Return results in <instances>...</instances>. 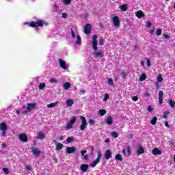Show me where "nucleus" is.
<instances>
[{
  "label": "nucleus",
  "instance_id": "f257e3e1",
  "mask_svg": "<svg viewBox=\"0 0 175 175\" xmlns=\"http://www.w3.org/2000/svg\"><path fill=\"white\" fill-rule=\"evenodd\" d=\"M49 25V23L46 22V21H43L41 19H37V21H31L29 23V27H31V28H38V27H47Z\"/></svg>",
  "mask_w": 175,
  "mask_h": 175
},
{
  "label": "nucleus",
  "instance_id": "f03ea898",
  "mask_svg": "<svg viewBox=\"0 0 175 175\" xmlns=\"http://www.w3.org/2000/svg\"><path fill=\"white\" fill-rule=\"evenodd\" d=\"M71 36L75 44H77V46H81V37H80V35L76 34V33H75V31L72 29Z\"/></svg>",
  "mask_w": 175,
  "mask_h": 175
},
{
  "label": "nucleus",
  "instance_id": "7ed1b4c3",
  "mask_svg": "<svg viewBox=\"0 0 175 175\" xmlns=\"http://www.w3.org/2000/svg\"><path fill=\"white\" fill-rule=\"evenodd\" d=\"M80 118L82 121L81 124L79 126L80 131H85V128H87V120L84 116H80Z\"/></svg>",
  "mask_w": 175,
  "mask_h": 175
},
{
  "label": "nucleus",
  "instance_id": "20e7f679",
  "mask_svg": "<svg viewBox=\"0 0 175 175\" xmlns=\"http://www.w3.org/2000/svg\"><path fill=\"white\" fill-rule=\"evenodd\" d=\"M97 155H98L97 159L90 164L91 167H95V166H96V164L100 162V158H102V154L100 153V152H98Z\"/></svg>",
  "mask_w": 175,
  "mask_h": 175
},
{
  "label": "nucleus",
  "instance_id": "39448f33",
  "mask_svg": "<svg viewBox=\"0 0 175 175\" xmlns=\"http://www.w3.org/2000/svg\"><path fill=\"white\" fill-rule=\"evenodd\" d=\"M76 121H77L76 117L75 116L72 117L70 120L66 124V129H72Z\"/></svg>",
  "mask_w": 175,
  "mask_h": 175
},
{
  "label": "nucleus",
  "instance_id": "423d86ee",
  "mask_svg": "<svg viewBox=\"0 0 175 175\" xmlns=\"http://www.w3.org/2000/svg\"><path fill=\"white\" fill-rule=\"evenodd\" d=\"M92 47L93 49L94 50V51H98V40H96V39H98V36L97 35H94L92 38Z\"/></svg>",
  "mask_w": 175,
  "mask_h": 175
},
{
  "label": "nucleus",
  "instance_id": "0eeeda50",
  "mask_svg": "<svg viewBox=\"0 0 175 175\" xmlns=\"http://www.w3.org/2000/svg\"><path fill=\"white\" fill-rule=\"evenodd\" d=\"M112 23L116 28H118L120 27V18L117 16L112 17Z\"/></svg>",
  "mask_w": 175,
  "mask_h": 175
},
{
  "label": "nucleus",
  "instance_id": "6e6552de",
  "mask_svg": "<svg viewBox=\"0 0 175 175\" xmlns=\"http://www.w3.org/2000/svg\"><path fill=\"white\" fill-rule=\"evenodd\" d=\"M19 140L23 142V143H27L28 142V137H27V134L25 133H21L18 136Z\"/></svg>",
  "mask_w": 175,
  "mask_h": 175
},
{
  "label": "nucleus",
  "instance_id": "1a4fd4ad",
  "mask_svg": "<svg viewBox=\"0 0 175 175\" xmlns=\"http://www.w3.org/2000/svg\"><path fill=\"white\" fill-rule=\"evenodd\" d=\"M92 28V26L91 24H87L84 27V32L86 33V35H90L91 33V29Z\"/></svg>",
  "mask_w": 175,
  "mask_h": 175
},
{
  "label": "nucleus",
  "instance_id": "9d476101",
  "mask_svg": "<svg viewBox=\"0 0 175 175\" xmlns=\"http://www.w3.org/2000/svg\"><path fill=\"white\" fill-rule=\"evenodd\" d=\"M122 153L124 155H127L129 157V155H131V146H125L122 150Z\"/></svg>",
  "mask_w": 175,
  "mask_h": 175
},
{
  "label": "nucleus",
  "instance_id": "9b49d317",
  "mask_svg": "<svg viewBox=\"0 0 175 175\" xmlns=\"http://www.w3.org/2000/svg\"><path fill=\"white\" fill-rule=\"evenodd\" d=\"M75 151H76V148L74 146L66 148L67 154H73L75 153Z\"/></svg>",
  "mask_w": 175,
  "mask_h": 175
},
{
  "label": "nucleus",
  "instance_id": "f8f14e48",
  "mask_svg": "<svg viewBox=\"0 0 175 175\" xmlns=\"http://www.w3.org/2000/svg\"><path fill=\"white\" fill-rule=\"evenodd\" d=\"M88 167H90V165L88 164H83L80 165V170L83 172V173H85L88 170Z\"/></svg>",
  "mask_w": 175,
  "mask_h": 175
},
{
  "label": "nucleus",
  "instance_id": "ddd939ff",
  "mask_svg": "<svg viewBox=\"0 0 175 175\" xmlns=\"http://www.w3.org/2000/svg\"><path fill=\"white\" fill-rule=\"evenodd\" d=\"M0 129L1 131H3V132H5L6 129H8V126L6 125V123H0Z\"/></svg>",
  "mask_w": 175,
  "mask_h": 175
},
{
  "label": "nucleus",
  "instance_id": "4468645a",
  "mask_svg": "<svg viewBox=\"0 0 175 175\" xmlns=\"http://www.w3.org/2000/svg\"><path fill=\"white\" fill-rule=\"evenodd\" d=\"M31 152L36 157H39L40 155V150L36 148H32Z\"/></svg>",
  "mask_w": 175,
  "mask_h": 175
},
{
  "label": "nucleus",
  "instance_id": "2eb2a0df",
  "mask_svg": "<svg viewBox=\"0 0 175 175\" xmlns=\"http://www.w3.org/2000/svg\"><path fill=\"white\" fill-rule=\"evenodd\" d=\"M59 62L62 69H66V62H65V61L62 60V59H59Z\"/></svg>",
  "mask_w": 175,
  "mask_h": 175
},
{
  "label": "nucleus",
  "instance_id": "dca6fc26",
  "mask_svg": "<svg viewBox=\"0 0 175 175\" xmlns=\"http://www.w3.org/2000/svg\"><path fill=\"white\" fill-rule=\"evenodd\" d=\"M135 16L137 17V18H142V17H144V13L143 11L139 10L135 12Z\"/></svg>",
  "mask_w": 175,
  "mask_h": 175
},
{
  "label": "nucleus",
  "instance_id": "f3484780",
  "mask_svg": "<svg viewBox=\"0 0 175 175\" xmlns=\"http://www.w3.org/2000/svg\"><path fill=\"white\" fill-rule=\"evenodd\" d=\"M163 98V92L162 90H160L159 92V100L160 105H162Z\"/></svg>",
  "mask_w": 175,
  "mask_h": 175
},
{
  "label": "nucleus",
  "instance_id": "a211bd4d",
  "mask_svg": "<svg viewBox=\"0 0 175 175\" xmlns=\"http://www.w3.org/2000/svg\"><path fill=\"white\" fill-rule=\"evenodd\" d=\"M104 156H105V159H107V160L110 159V158L111 157V151L107 150L105 152Z\"/></svg>",
  "mask_w": 175,
  "mask_h": 175
},
{
  "label": "nucleus",
  "instance_id": "6ab92c4d",
  "mask_svg": "<svg viewBox=\"0 0 175 175\" xmlns=\"http://www.w3.org/2000/svg\"><path fill=\"white\" fill-rule=\"evenodd\" d=\"M45 137H46V135H44V133L40 132L38 133L36 139L43 140V139H45Z\"/></svg>",
  "mask_w": 175,
  "mask_h": 175
},
{
  "label": "nucleus",
  "instance_id": "aec40b11",
  "mask_svg": "<svg viewBox=\"0 0 175 175\" xmlns=\"http://www.w3.org/2000/svg\"><path fill=\"white\" fill-rule=\"evenodd\" d=\"M153 155H161L162 154V151L159 150L158 148H154L152 151Z\"/></svg>",
  "mask_w": 175,
  "mask_h": 175
},
{
  "label": "nucleus",
  "instance_id": "412c9836",
  "mask_svg": "<svg viewBox=\"0 0 175 175\" xmlns=\"http://www.w3.org/2000/svg\"><path fill=\"white\" fill-rule=\"evenodd\" d=\"M119 8L122 12H126L128 10V5L126 4L121 5Z\"/></svg>",
  "mask_w": 175,
  "mask_h": 175
},
{
  "label": "nucleus",
  "instance_id": "4be33fe9",
  "mask_svg": "<svg viewBox=\"0 0 175 175\" xmlns=\"http://www.w3.org/2000/svg\"><path fill=\"white\" fill-rule=\"evenodd\" d=\"M72 105H75V100L72 99H68L66 100V105L68 106L69 107H72Z\"/></svg>",
  "mask_w": 175,
  "mask_h": 175
},
{
  "label": "nucleus",
  "instance_id": "5701e85b",
  "mask_svg": "<svg viewBox=\"0 0 175 175\" xmlns=\"http://www.w3.org/2000/svg\"><path fill=\"white\" fill-rule=\"evenodd\" d=\"M62 148H64V144L61 143H58L57 144H56V151H61Z\"/></svg>",
  "mask_w": 175,
  "mask_h": 175
},
{
  "label": "nucleus",
  "instance_id": "b1692460",
  "mask_svg": "<svg viewBox=\"0 0 175 175\" xmlns=\"http://www.w3.org/2000/svg\"><path fill=\"white\" fill-rule=\"evenodd\" d=\"M57 105H58V102L52 103L48 104L46 105V107H48L49 109H51V107H55Z\"/></svg>",
  "mask_w": 175,
  "mask_h": 175
},
{
  "label": "nucleus",
  "instance_id": "393cba45",
  "mask_svg": "<svg viewBox=\"0 0 175 175\" xmlns=\"http://www.w3.org/2000/svg\"><path fill=\"white\" fill-rule=\"evenodd\" d=\"M35 106H36L35 103H28L27 109V110H31L32 109H35Z\"/></svg>",
  "mask_w": 175,
  "mask_h": 175
},
{
  "label": "nucleus",
  "instance_id": "a878e982",
  "mask_svg": "<svg viewBox=\"0 0 175 175\" xmlns=\"http://www.w3.org/2000/svg\"><path fill=\"white\" fill-rule=\"evenodd\" d=\"M94 55H95V57H103V53H102V51H96L94 53Z\"/></svg>",
  "mask_w": 175,
  "mask_h": 175
},
{
  "label": "nucleus",
  "instance_id": "bb28decb",
  "mask_svg": "<svg viewBox=\"0 0 175 175\" xmlns=\"http://www.w3.org/2000/svg\"><path fill=\"white\" fill-rule=\"evenodd\" d=\"M107 124L108 125H111V124H113V118H111V116H109L107 118Z\"/></svg>",
  "mask_w": 175,
  "mask_h": 175
},
{
  "label": "nucleus",
  "instance_id": "cd10ccee",
  "mask_svg": "<svg viewBox=\"0 0 175 175\" xmlns=\"http://www.w3.org/2000/svg\"><path fill=\"white\" fill-rule=\"evenodd\" d=\"M163 81V78H162V75L159 74L157 77V82L162 83Z\"/></svg>",
  "mask_w": 175,
  "mask_h": 175
},
{
  "label": "nucleus",
  "instance_id": "c85d7f7f",
  "mask_svg": "<svg viewBox=\"0 0 175 175\" xmlns=\"http://www.w3.org/2000/svg\"><path fill=\"white\" fill-rule=\"evenodd\" d=\"M168 103L172 109H174L175 101L173 100H168Z\"/></svg>",
  "mask_w": 175,
  "mask_h": 175
},
{
  "label": "nucleus",
  "instance_id": "c756f323",
  "mask_svg": "<svg viewBox=\"0 0 175 175\" xmlns=\"http://www.w3.org/2000/svg\"><path fill=\"white\" fill-rule=\"evenodd\" d=\"M157 121H158V118L156 116H154L150 121V123L152 124V125H155V124H157Z\"/></svg>",
  "mask_w": 175,
  "mask_h": 175
},
{
  "label": "nucleus",
  "instance_id": "7c9ffc66",
  "mask_svg": "<svg viewBox=\"0 0 175 175\" xmlns=\"http://www.w3.org/2000/svg\"><path fill=\"white\" fill-rule=\"evenodd\" d=\"M147 76L146 75V74H142L141 75V77H139V81H144V80H146Z\"/></svg>",
  "mask_w": 175,
  "mask_h": 175
},
{
  "label": "nucleus",
  "instance_id": "2f4dec72",
  "mask_svg": "<svg viewBox=\"0 0 175 175\" xmlns=\"http://www.w3.org/2000/svg\"><path fill=\"white\" fill-rule=\"evenodd\" d=\"M137 154H138V155L144 154V149L142 147H140L137 150Z\"/></svg>",
  "mask_w": 175,
  "mask_h": 175
},
{
  "label": "nucleus",
  "instance_id": "473e14b6",
  "mask_svg": "<svg viewBox=\"0 0 175 175\" xmlns=\"http://www.w3.org/2000/svg\"><path fill=\"white\" fill-rule=\"evenodd\" d=\"M39 90H44L46 88V83H42L39 85L38 86Z\"/></svg>",
  "mask_w": 175,
  "mask_h": 175
},
{
  "label": "nucleus",
  "instance_id": "72a5a7b5",
  "mask_svg": "<svg viewBox=\"0 0 175 175\" xmlns=\"http://www.w3.org/2000/svg\"><path fill=\"white\" fill-rule=\"evenodd\" d=\"M115 159H116V161H122V156H121V154H116L115 157Z\"/></svg>",
  "mask_w": 175,
  "mask_h": 175
},
{
  "label": "nucleus",
  "instance_id": "f704fd0d",
  "mask_svg": "<svg viewBox=\"0 0 175 175\" xmlns=\"http://www.w3.org/2000/svg\"><path fill=\"white\" fill-rule=\"evenodd\" d=\"M169 114H170V112L164 111L163 114V118H165V120H166V118H167V116H169Z\"/></svg>",
  "mask_w": 175,
  "mask_h": 175
},
{
  "label": "nucleus",
  "instance_id": "c9c22d12",
  "mask_svg": "<svg viewBox=\"0 0 175 175\" xmlns=\"http://www.w3.org/2000/svg\"><path fill=\"white\" fill-rule=\"evenodd\" d=\"M156 33H157V36H161V35H162V29H157Z\"/></svg>",
  "mask_w": 175,
  "mask_h": 175
},
{
  "label": "nucleus",
  "instance_id": "e433bc0d",
  "mask_svg": "<svg viewBox=\"0 0 175 175\" xmlns=\"http://www.w3.org/2000/svg\"><path fill=\"white\" fill-rule=\"evenodd\" d=\"M98 113L100 116H105V114H106V110H105V109H100L99 111H98Z\"/></svg>",
  "mask_w": 175,
  "mask_h": 175
},
{
  "label": "nucleus",
  "instance_id": "4c0bfd02",
  "mask_svg": "<svg viewBox=\"0 0 175 175\" xmlns=\"http://www.w3.org/2000/svg\"><path fill=\"white\" fill-rule=\"evenodd\" d=\"M73 140H75V138H73V137H70L67 138L66 142L68 143H72L73 142Z\"/></svg>",
  "mask_w": 175,
  "mask_h": 175
},
{
  "label": "nucleus",
  "instance_id": "58836bf2",
  "mask_svg": "<svg viewBox=\"0 0 175 175\" xmlns=\"http://www.w3.org/2000/svg\"><path fill=\"white\" fill-rule=\"evenodd\" d=\"M111 136H113L114 139H116V137L118 136V133L113 131L111 133Z\"/></svg>",
  "mask_w": 175,
  "mask_h": 175
},
{
  "label": "nucleus",
  "instance_id": "ea45409f",
  "mask_svg": "<svg viewBox=\"0 0 175 175\" xmlns=\"http://www.w3.org/2000/svg\"><path fill=\"white\" fill-rule=\"evenodd\" d=\"M113 79H111V78L108 79V81H107V85H113Z\"/></svg>",
  "mask_w": 175,
  "mask_h": 175
},
{
  "label": "nucleus",
  "instance_id": "a19ab883",
  "mask_svg": "<svg viewBox=\"0 0 175 175\" xmlns=\"http://www.w3.org/2000/svg\"><path fill=\"white\" fill-rule=\"evenodd\" d=\"M147 110L149 111V113H152V111H154V109L150 105L148 107Z\"/></svg>",
  "mask_w": 175,
  "mask_h": 175
},
{
  "label": "nucleus",
  "instance_id": "79ce46f5",
  "mask_svg": "<svg viewBox=\"0 0 175 175\" xmlns=\"http://www.w3.org/2000/svg\"><path fill=\"white\" fill-rule=\"evenodd\" d=\"M132 100H133V102H137V100H139V97H137V96H133Z\"/></svg>",
  "mask_w": 175,
  "mask_h": 175
},
{
  "label": "nucleus",
  "instance_id": "37998d69",
  "mask_svg": "<svg viewBox=\"0 0 175 175\" xmlns=\"http://www.w3.org/2000/svg\"><path fill=\"white\" fill-rule=\"evenodd\" d=\"M2 170H3V172L5 174H9V169H8V168H3Z\"/></svg>",
  "mask_w": 175,
  "mask_h": 175
},
{
  "label": "nucleus",
  "instance_id": "c03bdc74",
  "mask_svg": "<svg viewBox=\"0 0 175 175\" xmlns=\"http://www.w3.org/2000/svg\"><path fill=\"white\" fill-rule=\"evenodd\" d=\"M107 99H109V94H105V97L103 98V101L106 102V100H107Z\"/></svg>",
  "mask_w": 175,
  "mask_h": 175
},
{
  "label": "nucleus",
  "instance_id": "a18cd8bd",
  "mask_svg": "<svg viewBox=\"0 0 175 175\" xmlns=\"http://www.w3.org/2000/svg\"><path fill=\"white\" fill-rule=\"evenodd\" d=\"M126 76H128V73L125 72H123L122 73V79H125L126 77Z\"/></svg>",
  "mask_w": 175,
  "mask_h": 175
},
{
  "label": "nucleus",
  "instance_id": "49530a36",
  "mask_svg": "<svg viewBox=\"0 0 175 175\" xmlns=\"http://www.w3.org/2000/svg\"><path fill=\"white\" fill-rule=\"evenodd\" d=\"M151 25H152L151 22L149 21H148L146 22V27H147V28H150V27H151Z\"/></svg>",
  "mask_w": 175,
  "mask_h": 175
},
{
  "label": "nucleus",
  "instance_id": "de8ad7c7",
  "mask_svg": "<svg viewBox=\"0 0 175 175\" xmlns=\"http://www.w3.org/2000/svg\"><path fill=\"white\" fill-rule=\"evenodd\" d=\"M89 124L90 125H94V124H95V120H92V119H90L89 120Z\"/></svg>",
  "mask_w": 175,
  "mask_h": 175
},
{
  "label": "nucleus",
  "instance_id": "09e8293b",
  "mask_svg": "<svg viewBox=\"0 0 175 175\" xmlns=\"http://www.w3.org/2000/svg\"><path fill=\"white\" fill-rule=\"evenodd\" d=\"M50 83H57V81L55 78H51L49 80Z\"/></svg>",
  "mask_w": 175,
  "mask_h": 175
},
{
  "label": "nucleus",
  "instance_id": "8fccbe9b",
  "mask_svg": "<svg viewBox=\"0 0 175 175\" xmlns=\"http://www.w3.org/2000/svg\"><path fill=\"white\" fill-rule=\"evenodd\" d=\"M147 66H151V61H150V59H147Z\"/></svg>",
  "mask_w": 175,
  "mask_h": 175
},
{
  "label": "nucleus",
  "instance_id": "3c124183",
  "mask_svg": "<svg viewBox=\"0 0 175 175\" xmlns=\"http://www.w3.org/2000/svg\"><path fill=\"white\" fill-rule=\"evenodd\" d=\"M81 154L82 157L85 156V154H87V150H81Z\"/></svg>",
  "mask_w": 175,
  "mask_h": 175
},
{
  "label": "nucleus",
  "instance_id": "603ef678",
  "mask_svg": "<svg viewBox=\"0 0 175 175\" xmlns=\"http://www.w3.org/2000/svg\"><path fill=\"white\" fill-rule=\"evenodd\" d=\"M70 88V83L66 82V90H69Z\"/></svg>",
  "mask_w": 175,
  "mask_h": 175
},
{
  "label": "nucleus",
  "instance_id": "864d4df0",
  "mask_svg": "<svg viewBox=\"0 0 175 175\" xmlns=\"http://www.w3.org/2000/svg\"><path fill=\"white\" fill-rule=\"evenodd\" d=\"M149 32L151 35H152V33H154V32H155V27H153L152 29L149 30Z\"/></svg>",
  "mask_w": 175,
  "mask_h": 175
},
{
  "label": "nucleus",
  "instance_id": "5fc2aeb1",
  "mask_svg": "<svg viewBox=\"0 0 175 175\" xmlns=\"http://www.w3.org/2000/svg\"><path fill=\"white\" fill-rule=\"evenodd\" d=\"M164 124H165V126H166L167 128H170V126H169V123L167 122H164Z\"/></svg>",
  "mask_w": 175,
  "mask_h": 175
},
{
  "label": "nucleus",
  "instance_id": "6e6d98bb",
  "mask_svg": "<svg viewBox=\"0 0 175 175\" xmlns=\"http://www.w3.org/2000/svg\"><path fill=\"white\" fill-rule=\"evenodd\" d=\"M25 169H26L27 170H32V169L31 168V166H29V165H26V166H25Z\"/></svg>",
  "mask_w": 175,
  "mask_h": 175
},
{
  "label": "nucleus",
  "instance_id": "4d7b16f0",
  "mask_svg": "<svg viewBox=\"0 0 175 175\" xmlns=\"http://www.w3.org/2000/svg\"><path fill=\"white\" fill-rule=\"evenodd\" d=\"M100 46H103V40L100 39L98 42Z\"/></svg>",
  "mask_w": 175,
  "mask_h": 175
},
{
  "label": "nucleus",
  "instance_id": "13d9d810",
  "mask_svg": "<svg viewBox=\"0 0 175 175\" xmlns=\"http://www.w3.org/2000/svg\"><path fill=\"white\" fill-rule=\"evenodd\" d=\"M163 36L164 39H169V36L167 34H163Z\"/></svg>",
  "mask_w": 175,
  "mask_h": 175
},
{
  "label": "nucleus",
  "instance_id": "bf43d9fd",
  "mask_svg": "<svg viewBox=\"0 0 175 175\" xmlns=\"http://www.w3.org/2000/svg\"><path fill=\"white\" fill-rule=\"evenodd\" d=\"M85 161H88V154H85L84 156H83Z\"/></svg>",
  "mask_w": 175,
  "mask_h": 175
},
{
  "label": "nucleus",
  "instance_id": "052dcab7",
  "mask_svg": "<svg viewBox=\"0 0 175 175\" xmlns=\"http://www.w3.org/2000/svg\"><path fill=\"white\" fill-rule=\"evenodd\" d=\"M63 18H66V12L62 14Z\"/></svg>",
  "mask_w": 175,
  "mask_h": 175
},
{
  "label": "nucleus",
  "instance_id": "680f3d73",
  "mask_svg": "<svg viewBox=\"0 0 175 175\" xmlns=\"http://www.w3.org/2000/svg\"><path fill=\"white\" fill-rule=\"evenodd\" d=\"M156 87L157 88H159V82H156Z\"/></svg>",
  "mask_w": 175,
  "mask_h": 175
},
{
  "label": "nucleus",
  "instance_id": "e2e57ef3",
  "mask_svg": "<svg viewBox=\"0 0 175 175\" xmlns=\"http://www.w3.org/2000/svg\"><path fill=\"white\" fill-rule=\"evenodd\" d=\"M53 7L55 8V10L57 11V9H58V5L57 4H55L53 5Z\"/></svg>",
  "mask_w": 175,
  "mask_h": 175
},
{
  "label": "nucleus",
  "instance_id": "0e129e2a",
  "mask_svg": "<svg viewBox=\"0 0 175 175\" xmlns=\"http://www.w3.org/2000/svg\"><path fill=\"white\" fill-rule=\"evenodd\" d=\"M81 92H82L83 94H85V90L84 89H81Z\"/></svg>",
  "mask_w": 175,
  "mask_h": 175
},
{
  "label": "nucleus",
  "instance_id": "69168bd1",
  "mask_svg": "<svg viewBox=\"0 0 175 175\" xmlns=\"http://www.w3.org/2000/svg\"><path fill=\"white\" fill-rule=\"evenodd\" d=\"M63 88H64V90H66V83H64Z\"/></svg>",
  "mask_w": 175,
  "mask_h": 175
},
{
  "label": "nucleus",
  "instance_id": "338daca9",
  "mask_svg": "<svg viewBox=\"0 0 175 175\" xmlns=\"http://www.w3.org/2000/svg\"><path fill=\"white\" fill-rule=\"evenodd\" d=\"M72 0H66V5H69Z\"/></svg>",
  "mask_w": 175,
  "mask_h": 175
},
{
  "label": "nucleus",
  "instance_id": "774afa93",
  "mask_svg": "<svg viewBox=\"0 0 175 175\" xmlns=\"http://www.w3.org/2000/svg\"><path fill=\"white\" fill-rule=\"evenodd\" d=\"M2 147H4L5 148V147H7L6 144H2Z\"/></svg>",
  "mask_w": 175,
  "mask_h": 175
}]
</instances>
